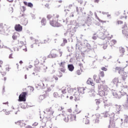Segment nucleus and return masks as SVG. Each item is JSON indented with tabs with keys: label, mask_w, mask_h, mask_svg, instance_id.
<instances>
[{
	"label": "nucleus",
	"mask_w": 128,
	"mask_h": 128,
	"mask_svg": "<svg viewBox=\"0 0 128 128\" xmlns=\"http://www.w3.org/2000/svg\"><path fill=\"white\" fill-rule=\"evenodd\" d=\"M96 104H100V99H96Z\"/></svg>",
	"instance_id": "nucleus-46"
},
{
	"label": "nucleus",
	"mask_w": 128,
	"mask_h": 128,
	"mask_svg": "<svg viewBox=\"0 0 128 128\" xmlns=\"http://www.w3.org/2000/svg\"><path fill=\"white\" fill-rule=\"evenodd\" d=\"M50 42V39L48 37H47L44 40V44H48V42Z\"/></svg>",
	"instance_id": "nucleus-27"
},
{
	"label": "nucleus",
	"mask_w": 128,
	"mask_h": 128,
	"mask_svg": "<svg viewBox=\"0 0 128 128\" xmlns=\"http://www.w3.org/2000/svg\"><path fill=\"white\" fill-rule=\"evenodd\" d=\"M26 94H28V92H22L18 100V102H26Z\"/></svg>",
	"instance_id": "nucleus-8"
},
{
	"label": "nucleus",
	"mask_w": 128,
	"mask_h": 128,
	"mask_svg": "<svg viewBox=\"0 0 128 128\" xmlns=\"http://www.w3.org/2000/svg\"><path fill=\"white\" fill-rule=\"evenodd\" d=\"M108 128H118L116 126V123L114 122H110Z\"/></svg>",
	"instance_id": "nucleus-21"
},
{
	"label": "nucleus",
	"mask_w": 128,
	"mask_h": 128,
	"mask_svg": "<svg viewBox=\"0 0 128 128\" xmlns=\"http://www.w3.org/2000/svg\"><path fill=\"white\" fill-rule=\"evenodd\" d=\"M110 116V114H108V112H105L104 113V118H108Z\"/></svg>",
	"instance_id": "nucleus-45"
},
{
	"label": "nucleus",
	"mask_w": 128,
	"mask_h": 128,
	"mask_svg": "<svg viewBox=\"0 0 128 128\" xmlns=\"http://www.w3.org/2000/svg\"><path fill=\"white\" fill-rule=\"evenodd\" d=\"M95 122H96V124H98V122H100V118L97 117L95 120Z\"/></svg>",
	"instance_id": "nucleus-50"
},
{
	"label": "nucleus",
	"mask_w": 128,
	"mask_h": 128,
	"mask_svg": "<svg viewBox=\"0 0 128 128\" xmlns=\"http://www.w3.org/2000/svg\"><path fill=\"white\" fill-rule=\"evenodd\" d=\"M42 26H46V19H42Z\"/></svg>",
	"instance_id": "nucleus-34"
},
{
	"label": "nucleus",
	"mask_w": 128,
	"mask_h": 128,
	"mask_svg": "<svg viewBox=\"0 0 128 128\" xmlns=\"http://www.w3.org/2000/svg\"><path fill=\"white\" fill-rule=\"evenodd\" d=\"M124 122H128V115L124 116Z\"/></svg>",
	"instance_id": "nucleus-41"
},
{
	"label": "nucleus",
	"mask_w": 128,
	"mask_h": 128,
	"mask_svg": "<svg viewBox=\"0 0 128 128\" xmlns=\"http://www.w3.org/2000/svg\"><path fill=\"white\" fill-rule=\"evenodd\" d=\"M124 108H128V98H127L126 102L124 104Z\"/></svg>",
	"instance_id": "nucleus-37"
},
{
	"label": "nucleus",
	"mask_w": 128,
	"mask_h": 128,
	"mask_svg": "<svg viewBox=\"0 0 128 128\" xmlns=\"http://www.w3.org/2000/svg\"><path fill=\"white\" fill-rule=\"evenodd\" d=\"M76 72L78 76H80L82 74V68H80V69L77 70Z\"/></svg>",
	"instance_id": "nucleus-31"
},
{
	"label": "nucleus",
	"mask_w": 128,
	"mask_h": 128,
	"mask_svg": "<svg viewBox=\"0 0 128 128\" xmlns=\"http://www.w3.org/2000/svg\"><path fill=\"white\" fill-rule=\"evenodd\" d=\"M122 34H123L124 36L128 38V27L126 23H125L124 26L122 27Z\"/></svg>",
	"instance_id": "nucleus-6"
},
{
	"label": "nucleus",
	"mask_w": 128,
	"mask_h": 128,
	"mask_svg": "<svg viewBox=\"0 0 128 128\" xmlns=\"http://www.w3.org/2000/svg\"><path fill=\"white\" fill-rule=\"evenodd\" d=\"M58 56V50L56 49H53L51 50L50 54L48 56L49 58H54Z\"/></svg>",
	"instance_id": "nucleus-7"
},
{
	"label": "nucleus",
	"mask_w": 128,
	"mask_h": 128,
	"mask_svg": "<svg viewBox=\"0 0 128 128\" xmlns=\"http://www.w3.org/2000/svg\"><path fill=\"white\" fill-rule=\"evenodd\" d=\"M96 36V34H94V36H92V40H96V38H98L97 36Z\"/></svg>",
	"instance_id": "nucleus-49"
},
{
	"label": "nucleus",
	"mask_w": 128,
	"mask_h": 128,
	"mask_svg": "<svg viewBox=\"0 0 128 128\" xmlns=\"http://www.w3.org/2000/svg\"><path fill=\"white\" fill-rule=\"evenodd\" d=\"M10 66L8 65L6 66V72H10Z\"/></svg>",
	"instance_id": "nucleus-43"
},
{
	"label": "nucleus",
	"mask_w": 128,
	"mask_h": 128,
	"mask_svg": "<svg viewBox=\"0 0 128 128\" xmlns=\"http://www.w3.org/2000/svg\"><path fill=\"white\" fill-rule=\"evenodd\" d=\"M45 111L46 112H48V114H50V116H52L54 114V110H52V108H46Z\"/></svg>",
	"instance_id": "nucleus-16"
},
{
	"label": "nucleus",
	"mask_w": 128,
	"mask_h": 128,
	"mask_svg": "<svg viewBox=\"0 0 128 128\" xmlns=\"http://www.w3.org/2000/svg\"><path fill=\"white\" fill-rule=\"evenodd\" d=\"M60 67H66L64 66H66V62H61L60 64Z\"/></svg>",
	"instance_id": "nucleus-35"
},
{
	"label": "nucleus",
	"mask_w": 128,
	"mask_h": 128,
	"mask_svg": "<svg viewBox=\"0 0 128 128\" xmlns=\"http://www.w3.org/2000/svg\"><path fill=\"white\" fill-rule=\"evenodd\" d=\"M116 110H117V112H120V106H117Z\"/></svg>",
	"instance_id": "nucleus-48"
},
{
	"label": "nucleus",
	"mask_w": 128,
	"mask_h": 128,
	"mask_svg": "<svg viewBox=\"0 0 128 128\" xmlns=\"http://www.w3.org/2000/svg\"><path fill=\"white\" fill-rule=\"evenodd\" d=\"M15 124L20 126V128H22V126H25L26 122L23 120H18L16 122H15Z\"/></svg>",
	"instance_id": "nucleus-9"
},
{
	"label": "nucleus",
	"mask_w": 128,
	"mask_h": 128,
	"mask_svg": "<svg viewBox=\"0 0 128 128\" xmlns=\"http://www.w3.org/2000/svg\"><path fill=\"white\" fill-rule=\"evenodd\" d=\"M68 68L70 72H73L74 70V66L72 64H68Z\"/></svg>",
	"instance_id": "nucleus-20"
},
{
	"label": "nucleus",
	"mask_w": 128,
	"mask_h": 128,
	"mask_svg": "<svg viewBox=\"0 0 128 128\" xmlns=\"http://www.w3.org/2000/svg\"><path fill=\"white\" fill-rule=\"evenodd\" d=\"M68 112H70V114L72 112V109H68L67 112H65V114H67V115H68Z\"/></svg>",
	"instance_id": "nucleus-44"
},
{
	"label": "nucleus",
	"mask_w": 128,
	"mask_h": 128,
	"mask_svg": "<svg viewBox=\"0 0 128 128\" xmlns=\"http://www.w3.org/2000/svg\"><path fill=\"white\" fill-rule=\"evenodd\" d=\"M48 20H50V24L54 28H60L62 24L60 23L62 20H60V15L58 14H48L46 16Z\"/></svg>",
	"instance_id": "nucleus-1"
},
{
	"label": "nucleus",
	"mask_w": 128,
	"mask_h": 128,
	"mask_svg": "<svg viewBox=\"0 0 128 128\" xmlns=\"http://www.w3.org/2000/svg\"><path fill=\"white\" fill-rule=\"evenodd\" d=\"M103 102H104L105 106H108V103H106V102H108V98H106V97L104 96V97H103Z\"/></svg>",
	"instance_id": "nucleus-29"
},
{
	"label": "nucleus",
	"mask_w": 128,
	"mask_h": 128,
	"mask_svg": "<svg viewBox=\"0 0 128 128\" xmlns=\"http://www.w3.org/2000/svg\"><path fill=\"white\" fill-rule=\"evenodd\" d=\"M60 94H66V88H62V91L60 92Z\"/></svg>",
	"instance_id": "nucleus-28"
},
{
	"label": "nucleus",
	"mask_w": 128,
	"mask_h": 128,
	"mask_svg": "<svg viewBox=\"0 0 128 128\" xmlns=\"http://www.w3.org/2000/svg\"><path fill=\"white\" fill-rule=\"evenodd\" d=\"M23 62H22V60H20V64H23Z\"/></svg>",
	"instance_id": "nucleus-64"
},
{
	"label": "nucleus",
	"mask_w": 128,
	"mask_h": 128,
	"mask_svg": "<svg viewBox=\"0 0 128 128\" xmlns=\"http://www.w3.org/2000/svg\"><path fill=\"white\" fill-rule=\"evenodd\" d=\"M60 56H62V52H60Z\"/></svg>",
	"instance_id": "nucleus-63"
},
{
	"label": "nucleus",
	"mask_w": 128,
	"mask_h": 128,
	"mask_svg": "<svg viewBox=\"0 0 128 128\" xmlns=\"http://www.w3.org/2000/svg\"><path fill=\"white\" fill-rule=\"evenodd\" d=\"M83 122L85 124H90V120L86 118H84Z\"/></svg>",
	"instance_id": "nucleus-32"
},
{
	"label": "nucleus",
	"mask_w": 128,
	"mask_h": 128,
	"mask_svg": "<svg viewBox=\"0 0 128 128\" xmlns=\"http://www.w3.org/2000/svg\"><path fill=\"white\" fill-rule=\"evenodd\" d=\"M63 42L64 44H68V40L66 39H64Z\"/></svg>",
	"instance_id": "nucleus-54"
},
{
	"label": "nucleus",
	"mask_w": 128,
	"mask_h": 128,
	"mask_svg": "<svg viewBox=\"0 0 128 128\" xmlns=\"http://www.w3.org/2000/svg\"><path fill=\"white\" fill-rule=\"evenodd\" d=\"M124 70V68L121 67H116L115 68V72H118L120 74Z\"/></svg>",
	"instance_id": "nucleus-18"
},
{
	"label": "nucleus",
	"mask_w": 128,
	"mask_h": 128,
	"mask_svg": "<svg viewBox=\"0 0 128 128\" xmlns=\"http://www.w3.org/2000/svg\"><path fill=\"white\" fill-rule=\"evenodd\" d=\"M0 80H6V78L4 77L2 74L0 73Z\"/></svg>",
	"instance_id": "nucleus-38"
},
{
	"label": "nucleus",
	"mask_w": 128,
	"mask_h": 128,
	"mask_svg": "<svg viewBox=\"0 0 128 128\" xmlns=\"http://www.w3.org/2000/svg\"><path fill=\"white\" fill-rule=\"evenodd\" d=\"M98 76H100V78H104V71H100L99 73V74Z\"/></svg>",
	"instance_id": "nucleus-33"
},
{
	"label": "nucleus",
	"mask_w": 128,
	"mask_h": 128,
	"mask_svg": "<svg viewBox=\"0 0 128 128\" xmlns=\"http://www.w3.org/2000/svg\"><path fill=\"white\" fill-rule=\"evenodd\" d=\"M24 4H25V6H28L29 8H33L34 7V4H32L31 2L28 3V2H24Z\"/></svg>",
	"instance_id": "nucleus-23"
},
{
	"label": "nucleus",
	"mask_w": 128,
	"mask_h": 128,
	"mask_svg": "<svg viewBox=\"0 0 128 128\" xmlns=\"http://www.w3.org/2000/svg\"><path fill=\"white\" fill-rule=\"evenodd\" d=\"M94 16L96 18H97V20H98L100 22H104V21H102V20H100V19L98 16V14H96V12L94 13Z\"/></svg>",
	"instance_id": "nucleus-36"
},
{
	"label": "nucleus",
	"mask_w": 128,
	"mask_h": 128,
	"mask_svg": "<svg viewBox=\"0 0 128 128\" xmlns=\"http://www.w3.org/2000/svg\"><path fill=\"white\" fill-rule=\"evenodd\" d=\"M99 90L104 92L106 93L108 92V88L107 86L100 85Z\"/></svg>",
	"instance_id": "nucleus-13"
},
{
	"label": "nucleus",
	"mask_w": 128,
	"mask_h": 128,
	"mask_svg": "<svg viewBox=\"0 0 128 128\" xmlns=\"http://www.w3.org/2000/svg\"><path fill=\"white\" fill-rule=\"evenodd\" d=\"M87 84H90L92 86H94V83L92 80L90 78H89L87 80Z\"/></svg>",
	"instance_id": "nucleus-19"
},
{
	"label": "nucleus",
	"mask_w": 128,
	"mask_h": 128,
	"mask_svg": "<svg viewBox=\"0 0 128 128\" xmlns=\"http://www.w3.org/2000/svg\"><path fill=\"white\" fill-rule=\"evenodd\" d=\"M112 82L114 84H118L120 82L118 81V78H115L113 79Z\"/></svg>",
	"instance_id": "nucleus-24"
},
{
	"label": "nucleus",
	"mask_w": 128,
	"mask_h": 128,
	"mask_svg": "<svg viewBox=\"0 0 128 128\" xmlns=\"http://www.w3.org/2000/svg\"><path fill=\"white\" fill-rule=\"evenodd\" d=\"M121 90L120 92H116L114 91L113 92V96L116 98H120L124 96H126V92H128V85L126 84H122L121 86Z\"/></svg>",
	"instance_id": "nucleus-2"
},
{
	"label": "nucleus",
	"mask_w": 128,
	"mask_h": 128,
	"mask_svg": "<svg viewBox=\"0 0 128 128\" xmlns=\"http://www.w3.org/2000/svg\"><path fill=\"white\" fill-rule=\"evenodd\" d=\"M58 118H63L65 122H68L69 118L68 113H66V112L62 111V114H60L58 116Z\"/></svg>",
	"instance_id": "nucleus-4"
},
{
	"label": "nucleus",
	"mask_w": 128,
	"mask_h": 128,
	"mask_svg": "<svg viewBox=\"0 0 128 128\" xmlns=\"http://www.w3.org/2000/svg\"><path fill=\"white\" fill-rule=\"evenodd\" d=\"M94 82H96V84H100V82H102V78H100V77L98 75L94 74Z\"/></svg>",
	"instance_id": "nucleus-10"
},
{
	"label": "nucleus",
	"mask_w": 128,
	"mask_h": 128,
	"mask_svg": "<svg viewBox=\"0 0 128 128\" xmlns=\"http://www.w3.org/2000/svg\"><path fill=\"white\" fill-rule=\"evenodd\" d=\"M38 124V122H35L32 124V126H36Z\"/></svg>",
	"instance_id": "nucleus-53"
},
{
	"label": "nucleus",
	"mask_w": 128,
	"mask_h": 128,
	"mask_svg": "<svg viewBox=\"0 0 128 128\" xmlns=\"http://www.w3.org/2000/svg\"><path fill=\"white\" fill-rule=\"evenodd\" d=\"M76 10L77 12H78V7L76 8Z\"/></svg>",
	"instance_id": "nucleus-62"
},
{
	"label": "nucleus",
	"mask_w": 128,
	"mask_h": 128,
	"mask_svg": "<svg viewBox=\"0 0 128 128\" xmlns=\"http://www.w3.org/2000/svg\"><path fill=\"white\" fill-rule=\"evenodd\" d=\"M12 112H13L14 114H17L18 112H20V110H18V108L17 107H13V110H12Z\"/></svg>",
	"instance_id": "nucleus-22"
},
{
	"label": "nucleus",
	"mask_w": 128,
	"mask_h": 128,
	"mask_svg": "<svg viewBox=\"0 0 128 128\" xmlns=\"http://www.w3.org/2000/svg\"><path fill=\"white\" fill-rule=\"evenodd\" d=\"M9 58H14V57L12 56V54H10L9 56Z\"/></svg>",
	"instance_id": "nucleus-58"
},
{
	"label": "nucleus",
	"mask_w": 128,
	"mask_h": 128,
	"mask_svg": "<svg viewBox=\"0 0 128 128\" xmlns=\"http://www.w3.org/2000/svg\"><path fill=\"white\" fill-rule=\"evenodd\" d=\"M123 24H124V22L120 20H118L116 22V24L117 26H122Z\"/></svg>",
	"instance_id": "nucleus-30"
},
{
	"label": "nucleus",
	"mask_w": 128,
	"mask_h": 128,
	"mask_svg": "<svg viewBox=\"0 0 128 128\" xmlns=\"http://www.w3.org/2000/svg\"><path fill=\"white\" fill-rule=\"evenodd\" d=\"M98 94L100 96H106V92L102 90H100Z\"/></svg>",
	"instance_id": "nucleus-26"
},
{
	"label": "nucleus",
	"mask_w": 128,
	"mask_h": 128,
	"mask_svg": "<svg viewBox=\"0 0 128 128\" xmlns=\"http://www.w3.org/2000/svg\"><path fill=\"white\" fill-rule=\"evenodd\" d=\"M101 70H104V72H106L108 70V68H106V67H102Z\"/></svg>",
	"instance_id": "nucleus-51"
},
{
	"label": "nucleus",
	"mask_w": 128,
	"mask_h": 128,
	"mask_svg": "<svg viewBox=\"0 0 128 128\" xmlns=\"http://www.w3.org/2000/svg\"><path fill=\"white\" fill-rule=\"evenodd\" d=\"M59 78H62V73H60V76H58Z\"/></svg>",
	"instance_id": "nucleus-60"
},
{
	"label": "nucleus",
	"mask_w": 128,
	"mask_h": 128,
	"mask_svg": "<svg viewBox=\"0 0 128 128\" xmlns=\"http://www.w3.org/2000/svg\"><path fill=\"white\" fill-rule=\"evenodd\" d=\"M68 118L70 122H74L76 118V116L74 114H68Z\"/></svg>",
	"instance_id": "nucleus-11"
},
{
	"label": "nucleus",
	"mask_w": 128,
	"mask_h": 128,
	"mask_svg": "<svg viewBox=\"0 0 128 128\" xmlns=\"http://www.w3.org/2000/svg\"><path fill=\"white\" fill-rule=\"evenodd\" d=\"M120 76H122V80H121L120 82L121 84L122 82V86H124V84H126V78H128V75L126 74V72H125L124 70L120 74Z\"/></svg>",
	"instance_id": "nucleus-5"
},
{
	"label": "nucleus",
	"mask_w": 128,
	"mask_h": 128,
	"mask_svg": "<svg viewBox=\"0 0 128 128\" xmlns=\"http://www.w3.org/2000/svg\"><path fill=\"white\" fill-rule=\"evenodd\" d=\"M12 38L14 40H16L18 38V36L16 35V34H14L12 36Z\"/></svg>",
	"instance_id": "nucleus-42"
},
{
	"label": "nucleus",
	"mask_w": 128,
	"mask_h": 128,
	"mask_svg": "<svg viewBox=\"0 0 128 128\" xmlns=\"http://www.w3.org/2000/svg\"><path fill=\"white\" fill-rule=\"evenodd\" d=\"M78 66H80V68H82V63L79 64Z\"/></svg>",
	"instance_id": "nucleus-59"
},
{
	"label": "nucleus",
	"mask_w": 128,
	"mask_h": 128,
	"mask_svg": "<svg viewBox=\"0 0 128 128\" xmlns=\"http://www.w3.org/2000/svg\"><path fill=\"white\" fill-rule=\"evenodd\" d=\"M14 30L16 32H20L22 31V26L20 24H16L14 26Z\"/></svg>",
	"instance_id": "nucleus-12"
},
{
	"label": "nucleus",
	"mask_w": 128,
	"mask_h": 128,
	"mask_svg": "<svg viewBox=\"0 0 128 128\" xmlns=\"http://www.w3.org/2000/svg\"><path fill=\"white\" fill-rule=\"evenodd\" d=\"M54 98H60L62 96V94L60 93V91L58 92H54L53 94Z\"/></svg>",
	"instance_id": "nucleus-17"
},
{
	"label": "nucleus",
	"mask_w": 128,
	"mask_h": 128,
	"mask_svg": "<svg viewBox=\"0 0 128 128\" xmlns=\"http://www.w3.org/2000/svg\"><path fill=\"white\" fill-rule=\"evenodd\" d=\"M78 4H84V1L82 0H78Z\"/></svg>",
	"instance_id": "nucleus-52"
},
{
	"label": "nucleus",
	"mask_w": 128,
	"mask_h": 128,
	"mask_svg": "<svg viewBox=\"0 0 128 128\" xmlns=\"http://www.w3.org/2000/svg\"><path fill=\"white\" fill-rule=\"evenodd\" d=\"M120 52L121 54H124V52L126 51L124 50V48H120Z\"/></svg>",
	"instance_id": "nucleus-40"
},
{
	"label": "nucleus",
	"mask_w": 128,
	"mask_h": 128,
	"mask_svg": "<svg viewBox=\"0 0 128 128\" xmlns=\"http://www.w3.org/2000/svg\"><path fill=\"white\" fill-rule=\"evenodd\" d=\"M3 104H8V101H3Z\"/></svg>",
	"instance_id": "nucleus-56"
},
{
	"label": "nucleus",
	"mask_w": 128,
	"mask_h": 128,
	"mask_svg": "<svg viewBox=\"0 0 128 128\" xmlns=\"http://www.w3.org/2000/svg\"><path fill=\"white\" fill-rule=\"evenodd\" d=\"M94 2L96 3V4H98V2H100V0H93Z\"/></svg>",
	"instance_id": "nucleus-57"
},
{
	"label": "nucleus",
	"mask_w": 128,
	"mask_h": 128,
	"mask_svg": "<svg viewBox=\"0 0 128 128\" xmlns=\"http://www.w3.org/2000/svg\"><path fill=\"white\" fill-rule=\"evenodd\" d=\"M60 70L62 72H66V67H60Z\"/></svg>",
	"instance_id": "nucleus-39"
},
{
	"label": "nucleus",
	"mask_w": 128,
	"mask_h": 128,
	"mask_svg": "<svg viewBox=\"0 0 128 128\" xmlns=\"http://www.w3.org/2000/svg\"><path fill=\"white\" fill-rule=\"evenodd\" d=\"M53 78H54V80H58V77H56V76H53Z\"/></svg>",
	"instance_id": "nucleus-55"
},
{
	"label": "nucleus",
	"mask_w": 128,
	"mask_h": 128,
	"mask_svg": "<svg viewBox=\"0 0 128 128\" xmlns=\"http://www.w3.org/2000/svg\"><path fill=\"white\" fill-rule=\"evenodd\" d=\"M78 92L79 94V98H80V94H84V90H86V88L84 87H78Z\"/></svg>",
	"instance_id": "nucleus-14"
},
{
	"label": "nucleus",
	"mask_w": 128,
	"mask_h": 128,
	"mask_svg": "<svg viewBox=\"0 0 128 128\" xmlns=\"http://www.w3.org/2000/svg\"><path fill=\"white\" fill-rule=\"evenodd\" d=\"M58 110H64V107L62 106H60L58 108Z\"/></svg>",
	"instance_id": "nucleus-47"
},
{
	"label": "nucleus",
	"mask_w": 128,
	"mask_h": 128,
	"mask_svg": "<svg viewBox=\"0 0 128 128\" xmlns=\"http://www.w3.org/2000/svg\"><path fill=\"white\" fill-rule=\"evenodd\" d=\"M68 92L72 94L73 96H70V100H74L75 102L76 100H80V94L78 92V90L76 88H68Z\"/></svg>",
	"instance_id": "nucleus-3"
},
{
	"label": "nucleus",
	"mask_w": 128,
	"mask_h": 128,
	"mask_svg": "<svg viewBox=\"0 0 128 128\" xmlns=\"http://www.w3.org/2000/svg\"><path fill=\"white\" fill-rule=\"evenodd\" d=\"M92 17L90 16V15L88 16L86 20V24H92Z\"/></svg>",
	"instance_id": "nucleus-15"
},
{
	"label": "nucleus",
	"mask_w": 128,
	"mask_h": 128,
	"mask_svg": "<svg viewBox=\"0 0 128 128\" xmlns=\"http://www.w3.org/2000/svg\"><path fill=\"white\" fill-rule=\"evenodd\" d=\"M2 64H4V62L2 60H0V66H2Z\"/></svg>",
	"instance_id": "nucleus-61"
},
{
	"label": "nucleus",
	"mask_w": 128,
	"mask_h": 128,
	"mask_svg": "<svg viewBox=\"0 0 128 128\" xmlns=\"http://www.w3.org/2000/svg\"><path fill=\"white\" fill-rule=\"evenodd\" d=\"M116 44V40H112L109 42V44L110 46H114Z\"/></svg>",
	"instance_id": "nucleus-25"
}]
</instances>
